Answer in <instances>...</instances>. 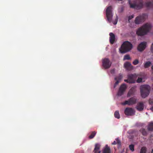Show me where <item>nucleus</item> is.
I'll list each match as a JSON object with an SVG mask.
<instances>
[{"label":"nucleus","mask_w":153,"mask_h":153,"mask_svg":"<svg viewBox=\"0 0 153 153\" xmlns=\"http://www.w3.org/2000/svg\"><path fill=\"white\" fill-rule=\"evenodd\" d=\"M151 25L147 23L139 27L136 31L137 34L139 36H143L146 35L151 29Z\"/></svg>","instance_id":"f257e3e1"},{"label":"nucleus","mask_w":153,"mask_h":153,"mask_svg":"<svg viewBox=\"0 0 153 153\" xmlns=\"http://www.w3.org/2000/svg\"><path fill=\"white\" fill-rule=\"evenodd\" d=\"M132 48V44L128 41H126L122 44L120 51L121 53H125L130 51Z\"/></svg>","instance_id":"f03ea898"},{"label":"nucleus","mask_w":153,"mask_h":153,"mask_svg":"<svg viewBox=\"0 0 153 153\" xmlns=\"http://www.w3.org/2000/svg\"><path fill=\"white\" fill-rule=\"evenodd\" d=\"M150 87L149 85H144L140 87L141 94L142 97L145 98L149 94Z\"/></svg>","instance_id":"7ed1b4c3"},{"label":"nucleus","mask_w":153,"mask_h":153,"mask_svg":"<svg viewBox=\"0 0 153 153\" xmlns=\"http://www.w3.org/2000/svg\"><path fill=\"white\" fill-rule=\"evenodd\" d=\"M143 2L142 0H136L134 1L133 3L129 2L131 8L139 10L143 8Z\"/></svg>","instance_id":"20e7f679"},{"label":"nucleus","mask_w":153,"mask_h":153,"mask_svg":"<svg viewBox=\"0 0 153 153\" xmlns=\"http://www.w3.org/2000/svg\"><path fill=\"white\" fill-rule=\"evenodd\" d=\"M147 17L146 14H143L136 17L134 20V22L136 24H139L145 21Z\"/></svg>","instance_id":"39448f33"},{"label":"nucleus","mask_w":153,"mask_h":153,"mask_svg":"<svg viewBox=\"0 0 153 153\" xmlns=\"http://www.w3.org/2000/svg\"><path fill=\"white\" fill-rule=\"evenodd\" d=\"M111 9L112 7L110 6L107 7L106 12L107 20L109 22H111L113 17Z\"/></svg>","instance_id":"423d86ee"},{"label":"nucleus","mask_w":153,"mask_h":153,"mask_svg":"<svg viewBox=\"0 0 153 153\" xmlns=\"http://www.w3.org/2000/svg\"><path fill=\"white\" fill-rule=\"evenodd\" d=\"M102 65L105 69H108L111 66V62L108 58H105L102 61Z\"/></svg>","instance_id":"0eeeda50"},{"label":"nucleus","mask_w":153,"mask_h":153,"mask_svg":"<svg viewBox=\"0 0 153 153\" xmlns=\"http://www.w3.org/2000/svg\"><path fill=\"white\" fill-rule=\"evenodd\" d=\"M138 75L136 74H130L128 75V77L130 81V83H134L135 82L136 79Z\"/></svg>","instance_id":"6e6552de"},{"label":"nucleus","mask_w":153,"mask_h":153,"mask_svg":"<svg viewBox=\"0 0 153 153\" xmlns=\"http://www.w3.org/2000/svg\"><path fill=\"white\" fill-rule=\"evenodd\" d=\"M126 88L127 86L125 84H123L121 85L117 93V95L119 96L122 95L125 91Z\"/></svg>","instance_id":"1a4fd4ad"},{"label":"nucleus","mask_w":153,"mask_h":153,"mask_svg":"<svg viewBox=\"0 0 153 153\" xmlns=\"http://www.w3.org/2000/svg\"><path fill=\"white\" fill-rule=\"evenodd\" d=\"M124 113L127 116H132L134 114V110L131 108H126L124 111Z\"/></svg>","instance_id":"9d476101"},{"label":"nucleus","mask_w":153,"mask_h":153,"mask_svg":"<svg viewBox=\"0 0 153 153\" xmlns=\"http://www.w3.org/2000/svg\"><path fill=\"white\" fill-rule=\"evenodd\" d=\"M146 42H143L140 43L137 47V50L140 51H143L146 47Z\"/></svg>","instance_id":"9b49d317"},{"label":"nucleus","mask_w":153,"mask_h":153,"mask_svg":"<svg viewBox=\"0 0 153 153\" xmlns=\"http://www.w3.org/2000/svg\"><path fill=\"white\" fill-rule=\"evenodd\" d=\"M124 67L128 71L131 70L134 68L133 66L131 65L130 62H128L124 63Z\"/></svg>","instance_id":"f8f14e48"},{"label":"nucleus","mask_w":153,"mask_h":153,"mask_svg":"<svg viewBox=\"0 0 153 153\" xmlns=\"http://www.w3.org/2000/svg\"><path fill=\"white\" fill-rule=\"evenodd\" d=\"M109 42L110 43L113 44L114 42L115 37L114 34L112 33H109Z\"/></svg>","instance_id":"ddd939ff"},{"label":"nucleus","mask_w":153,"mask_h":153,"mask_svg":"<svg viewBox=\"0 0 153 153\" xmlns=\"http://www.w3.org/2000/svg\"><path fill=\"white\" fill-rule=\"evenodd\" d=\"M137 109L139 111H142L144 108V104L142 102L138 103L136 106Z\"/></svg>","instance_id":"4468645a"},{"label":"nucleus","mask_w":153,"mask_h":153,"mask_svg":"<svg viewBox=\"0 0 153 153\" xmlns=\"http://www.w3.org/2000/svg\"><path fill=\"white\" fill-rule=\"evenodd\" d=\"M100 146L98 143H96L95 145V147L94 150V152L96 153H100V152L99 151V150L100 149Z\"/></svg>","instance_id":"2eb2a0df"},{"label":"nucleus","mask_w":153,"mask_h":153,"mask_svg":"<svg viewBox=\"0 0 153 153\" xmlns=\"http://www.w3.org/2000/svg\"><path fill=\"white\" fill-rule=\"evenodd\" d=\"M103 153H111L110 149L107 145H106L103 151Z\"/></svg>","instance_id":"dca6fc26"},{"label":"nucleus","mask_w":153,"mask_h":153,"mask_svg":"<svg viewBox=\"0 0 153 153\" xmlns=\"http://www.w3.org/2000/svg\"><path fill=\"white\" fill-rule=\"evenodd\" d=\"M128 100L129 101L130 104L131 105L135 104L137 100L135 98L133 97L130 98Z\"/></svg>","instance_id":"f3484780"},{"label":"nucleus","mask_w":153,"mask_h":153,"mask_svg":"<svg viewBox=\"0 0 153 153\" xmlns=\"http://www.w3.org/2000/svg\"><path fill=\"white\" fill-rule=\"evenodd\" d=\"M147 129L149 131H153V122H151L149 123Z\"/></svg>","instance_id":"a211bd4d"},{"label":"nucleus","mask_w":153,"mask_h":153,"mask_svg":"<svg viewBox=\"0 0 153 153\" xmlns=\"http://www.w3.org/2000/svg\"><path fill=\"white\" fill-rule=\"evenodd\" d=\"M134 91V89L133 87L131 88L128 93L127 96L128 97H130L133 94Z\"/></svg>","instance_id":"6ab92c4d"},{"label":"nucleus","mask_w":153,"mask_h":153,"mask_svg":"<svg viewBox=\"0 0 153 153\" xmlns=\"http://www.w3.org/2000/svg\"><path fill=\"white\" fill-rule=\"evenodd\" d=\"M116 141H114L112 143V144L114 145L116 144H118L119 146H121V142L120 140L118 139H116Z\"/></svg>","instance_id":"aec40b11"},{"label":"nucleus","mask_w":153,"mask_h":153,"mask_svg":"<svg viewBox=\"0 0 153 153\" xmlns=\"http://www.w3.org/2000/svg\"><path fill=\"white\" fill-rule=\"evenodd\" d=\"M151 64V62L150 61L146 62L144 64V67L145 68H147L150 66Z\"/></svg>","instance_id":"412c9836"},{"label":"nucleus","mask_w":153,"mask_h":153,"mask_svg":"<svg viewBox=\"0 0 153 153\" xmlns=\"http://www.w3.org/2000/svg\"><path fill=\"white\" fill-rule=\"evenodd\" d=\"M146 6L147 7H152L153 5V3L150 1L146 2L145 3Z\"/></svg>","instance_id":"4be33fe9"},{"label":"nucleus","mask_w":153,"mask_h":153,"mask_svg":"<svg viewBox=\"0 0 153 153\" xmlns=\"http://www.w3.org/2000/svg\"><path fill=\"white\" fill-rule=\"evenodd\" d=\"M147 151V149L145 147H142L140 150V153H146Z\"/></svg>","instance_id":"5701e85b"},{"label":"nucleus","mask_w":153,"mask_h":153,"mask_svg":"<svg viewBox=\"0 0 153 153\" xmlns=\"http://www.w3.org/2000/svg\"><path fill=\"white\" fill-rule=\"evenodd\" d=\"M114 116L115 118L117 119H119L120 118V115L119 111H115L114 113Z\"/></svg>","instance_id":"b1692460"},{"label":"nucleus","mask_w":153,"mask_h":153,"mask_svg":"<svg viewBox=\"0 0 153 153\" xmlns=\"http://www.w3.org/2000/svg\"><path fill=\"white\" fill-rule=\"evenodd\" d=\"M96 132L95 131L92 132L91 135L89 136V138L90 139H91L93 138L95 136V135L96 134Z\"/></svg>","instance_id":"393cba45"},{"label":"nucleus","mask_w":153,"mask_h":153,"mask_svg":"<svg viewBox=\"0 0 153 153\" xmlns=\"http://www.w3.org/2000/svg\"><path fill=\"white\" fill-rule=\"evenodd\" d=\"M141 133L143 135L146 136L147 135V132L145 129H142L141 130Z\"/></svg>","instance_id":"a878e982"},{"label":"nucleus","mask_w":153,"mask_h":153,"mask_svg":"<svg viewBox=\"0 0 153 153\" xmlns=\"http://www.w3.org/2000/svg\"><path fill=\"white\" fill-rule=\"evenodd\" d=\"M131 59V58L128 55H126L124 56L123 58V60H129Z\"/></svg>","instance_id":"bb28decb"},{"label":"nucleus","mask_w":153,"mask_h":153,"mask_svg":"<svg viewBox=\"0 0 153 153\" xmlns=\"http://www.w3.org/2000/svg\"><path fill=\"white\" fill-rule=\"evenodd\" d=\"M123 76L121 75H120L118 76H117L115 78V80H118L120 81L122 79Z\"/></svg>","instance_id":"cd10ccee"},{"label":"nucleus","mask_w":153,"mask_h":153,"mask_svg":"<svg viewBox=\"0 0 153 153\" xmlns=\"http://www.w3.org/2000/svg\"><path fill=\"white\" fill-rule=\"evenodd\" d=\"M129 147L130 150L132 152H133L134 151V145L131 144L130 145Z\"/></svg>","instance_id":"c85d7f7f"},{"label":"nucleus","mask_w":153,"mask_h":153,"mask_svg":"<svg viewBox=\"0 0 153 153\" xmlns=\"http://www.w3.org/2000/svg\"><path fill=\"white\" fill-rule=\"evenodd\" d=\"M122 104L123 105H126L128 104L129 105H130V103L129 100L125 101L124 102L122 103Z\"/></svg>","instance_id":"c756f323"},{"label":"nucleus","mask_w":153,"mask_h":153,"mask_svg":"<svg viewBox=\"0 0 153 153\" xmlns=\"http://www.w3.org/2000/svg\"><path fill=\"white\" fill-rule=\"evenodd\" d=\"M139 63V60L137 59H135L133 62V64L134 65H136Z\"/></svg>","instance_id":"7c9ffc66"},{"label":"nucleus","mask_w":153,"mask_h":153,"mask_svg":"<svg viewBox=\"0 0 153 153\" xmlns=\"http://www.w3.org/2000/svg\"><path fill=\"white\" fill-rule=\"evenodd\" d=\"M116 82H115L114 85V88L115 87H116L117 85V84L119 83L120 81L119 80H116Z\"/></svg>","instance_id":"2f4dec72"},{"label":"nucleus","mask_w":153,"mask_h":153,"mask_svg":"<svg viewBox=\"0 0 153 153\" xmlns=\"http://www.w3.org/2000/svg\"><path fill=\"white\" fill-rule=\"evenodd\" d=\"M142 79L141 78L138 77L137 80V82L138 83H140L142 82Z\"/></svg>","instance_id":"473e14b6"},{"label":"nucleus","mask_w":153,"mask_h":153,"mask_svg":"<svg viewBox=\"0 0 153 153\" xmlns=\"http://www.w3.org/2000/svg\"><path fill=\"white\" fill-rule=\"evenodd\" d=\"M117 21H118V17L117 16L116 19H115V21L113 22L114 24L116 25L117 23Z\"/></svg>","instance_id":"72a5a7b5"},{"label":"nucleus","mask_w":153,"mask_h":153,"mask_svg":"<svg viewBox=\"0 0 153 153\" xmlns=\"http://www.w3.org/2000/svg\"><path fill=\"white\" fill-rule=\"evenodd\" d=\"M151 51L152 53H153V43H152L151 46Z\"/></svg>","instance_id":"f704fd0d"},{"label":"nucleus","mask_w":153,"mask_h":153,"mask_svg":"<svg viewBox=\"0 0 153 153\" xmlns=\"http://www.w3.org/2000/svg\"><path fill=\"white\" fill-rule=\"evenodd\" d=\"M134 17L133 15H131L130 16H129L128 17V21L129 22V20L131 19L132 18H133Z\"/></svg>","instance_id":"c9c22d12"},{"label":"nucleus","mask_w":153,"mask_h":153,"mask_svg":"<svg viewBox=\"0 0 153 153\" xmlns=\"http://www.w3.org/2000/svg\"><path fill=\"white\" fill-rule=\"evenodd\" d=\"M124 81L125 82H127V83H130V81H129V79H124Z\"/></svg>","instance_id":"e433bc0d"},{"label":"nucleus","mask_w":153,"mask_h":153,"mask_svg":"<svg viewBox=\"0 0 153 153\" xmlns=\"http://www.w3.org/2000/svg\"><path fill=\"white\" fill-rule=\"evenodd\" d=\"M151 69L152 71V73L153 74V65L151 67Z\"/></svg>","instance_id":"4c0bfd02"},{"label":"nucleus","mask_w":153,"mask_h":153,"mask_svg":"<svg viewBox=\"0 0 153 153\" xmlns=\"http://www.w3.org/2000/svg\"><path fill=\"white\" fill-rule=\"evenodd\" d=\"M150 109L152 111H153V106L151 108H150Z\"/></svg>","instance_id":"58836bf2"},{"label":"nucleus","mask_w":153,"mask_h":153,"mask_svg":"<svg viewBox=\"0 0 153 153\" xmlns=\"http://www.w3.org/2000/svg\"><path fill=\"white\" fill-rule=\"evenodd\" d=\"M114 69H113L111 71V73H112L113 72H114Z\"/></svg>","instance_id":"ea45409f"},{"label":"nucleus","mask_w":153,"mask_h":153,"mask_svg":"<svg viewBox=\"0 0 153 153\" xmlns=\"http://www.w3.org/2000/svg\"><path fill=\"white\" fill-rule=\"evenodd\" d=\"M151 153H153V149L152 150V151Z\"/></svg>","instance_id":"a19ab883"}]
</instances>
